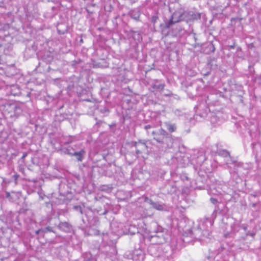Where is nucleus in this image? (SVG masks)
I'll list each match as a JSON object with an SVG mask.
<instances>
[{"label":"nucleus","instance_id":"obj_3","mask_svg":"<svg viewBox=\"0 0 261 261\" xmlns=\"http://www.w3.org/2000/svg\"><path fill=\"white\" fill-rule=\"evenodd\" d=\"M184 10L179 9L172 13L169 19L166 21V27L170 28L174 24L184 21Z\"/></svg>","mask_w":261,"mask_h":261},{"label":"nucleus","instance_id":"obj_42","mask_svg":"<svg viewBox=\"0 0 261 261\" xmlns=\"http://www.w3.org/2000/svg\"><path fill=\"white\" fill-rule=\"evenodd\" d=\"M132 146L135 147L136 148L139 147V144L138 142H133L132 143Z\"/></svg>","mask_w":261,"mask_h":261},{"label":"nucleus","instance_id":"obj_28","mask_svg":"<svg viewBox=\"0 0 261 261\" xmlns=\"http://www.w3.org/2000/svg\"><path fill=\"white\" fill-rule=\"evenodd\" d=\"M13 106V105L9 103L6 100H2L1 101H0V108L3 109V110H4L7 107H11Z\"/></svg>","mask_w":261,"mask_h":261},{"label":"nucleus","instance_id":"obj_1","mask_svg":"<svg viewBox=\"0 0 261 261\" xmlns=\"http://www.w3.org/2000/svg\"><path fill=\"white\" fill-rule=\"evenodd\" d=\"M213 223V221L208 217H205L203 219V221H201L197 229L194 230H189V233L190 237L188 235H184V237L182 239L183 242L186 244L194 243L199 242L202 243L200 240H201V236L207 238L210 234L209 227H211Z\"/></svg>","mask_w":261,"mask_h":261},{"label":"nucleus","instance_id":"obj_6","mask_svg":"<svg viewBox=\"0 0 261 261\" xmlns=\"http://www.w3.org/2000/svg\"><path fill=\"white\" fill-rule=\"evenodd\" d=\"M76 140L75 136H61L59 140V145L57 146L56 141L55 140H53V145L57 149L58 151L61 150L59 149V147L61 146L62 148H64L63 145H68L73 143Z\"/></svg>","mask_w":261,"mask_h":261},{"label":"nucleus","instance_id":"obj_52","mask_svg":"<svg viewBox=\"0 0 261 261\" xmlns=\"http://www.w3.org/2000/svg\"><path fill=\"white\" fill-rule=\"evenodd\" d=\"M82 221H83V223H85V221H84V219H82Z\"/></svg>","mask_w":261,"mask_h":261},{"label":"nucleus","instance_id":"obj_35","mask_svg":"<svg viewBox=\"0 0 261 261\" xmlns=\"http://www.w3.org/2000/svg\"><path fill=\"white\" fill-rule=\"evenodd\" d=\"M18 164H19V170L21 172L23 171L24 168H23V165L24 164H22V161H20V159L18 161Z\"/></svg>","mask_w":261,"mask_h":261},{"label":"nucleus","instance_id":"obj_51","mask_svg":"<svg viewBox=\"0 0 261 261\" xmlns=\"http://www.w3.org/2000/svg\"><path fill=\"white\" fill-rule=\"evenodd\" d=\"M163 244V242H161V243H158V245H161V244Z\"/></svg>","mask_w":261,"mask_h":261},{"label":"nucleus","instance_id":"obj_18","mask_svg":"<svg viewBox=\"0 0 261 261\" xmlns=\"http://www.w3.org/2000/svg\"><path fill=\"white\" fill-rule=\"evenodd\" d=\"M54 57L50 52L46 51L45 52L42 57V59L43 61L47 63H50L53 60Z\"/></svg>","mask_w":261,"mask_h":261},{"label":"nucleus","instance_id":"obj_12","mask_svg":"<svg viewBox=\"0 0 261 261\" xmlns=\"http://www.w3.org/2000/svg\"><path fill=\"white\" fill-rule=\"evenodd\" d=\"M231 163H227L226 165L228 168L230 169L229 172L231 174L232 172L238 173V168L242 166L240 163L231 160Z\"/></svg>","mask_w":261,"mask_h":261},{"label":"nucleus","instance_id":"obj_23","mask_svg":"<svg viewBox=\"0 0 261 261\" xmlns=\"http://www.w3.org/2000/svg\"><path fill=\"white\" fill-rule=\"evenodd\" d=\"M217 153L219 155L222 156L224 158H226L227 156H229V158H230L229 152L228 151H227L226 150H224V149L217 150Z\"/></svg>","mask_w":261,"mask_h":261},{"label":"nucleus","instance_id":"obj_21","mask_svg":"<svg viewBox=\"0 0 261 261\" xmlns=\"http://www.w3.org/2000/svg\"><path fill=\"white\" fill-rule=\"evenodd\" d=\"M208 66L211 69H216L217 68L216 59L215 58H211L208 60Z\"/></svg>","mask_w":261,"mask_h":261},{"label":"nucleus","instance_id":"obj_24","mask_svg":"<svg viewBox=\"0 0 261 261\" xmlns=\"http://www.w3.org/2000/svg\"><path fill=\"white\" fill-rule=\"evenodd\" d=\"M130 16L132 18L138 20L140 17V14L138 10H133L130 12Z\"/></svg>","mask_w":261,"mask_h":261},{"label":"nucleus","instance_id":"obj_33","mask_svg":"<svg viewBox=\"0 0 261 261\" xmlns=\"http://www.w3.org/2000/svg\"><path fill=\"white\" fill-rule=\"evenodd\" d=\"M165 229L163 228L162 226L159 225H156V228L154 230V231L156 233H163L164 232Z\"/></svg>","mask_w":261,"mask_h":261},{"label":"nucleus","instance_id":"obj_14","mask_svg":"<svg viewBox=\"0 0 261 261\" xmlns=\"http://www.w3.org/2000/svg\"><path fill=\"white\" fill-rule=\"evenodd\" d=\"M165 86V85L164 83H161L158 80H155L151 85V87L154 91L159 92L162 91L164 90Z\"/></svg>","mask_w":261,"mask_h":261},{"label":"nucleus","instance_id":"obj_38","mask_svg":"<svg viewBox=\"0 0 261 261\" xmlns=\"http://www.w3.org/2000/svg\"><path fill=\"white\" fill-rule=\"evenodd\" d=\"M27 155L28 153L27 152H24L20 158V161H22V164H24V158L27 156Z\"/></svg>","mask_w":261,"mask_h":261},{"label":"nucleus","instance_id":"obj_9","mask_svg":"<svg viewBox=\"0 0 261 261\" xmlns=\"http://www.w3.org/2000/svg\"><path fill=\"white\" fill-rule=\"evenodd\" d=\"M201 14L199 13H194L192 11L187 12L184 10V21L188 22L189 21L199 19L201 17Z\"/></svg>","mask_w":261,"mask_h":261},{"label":"nucleus","instance_id":"obj_32","mask_svg":"<svg viewBox=\"0 0 261 261\" xmlns=\"http://www.w3.org/2000/svg\"><path fill=\"white\" fill-rule=\"evenodd\" d=\"M241 19H239L238 18H232L231 19V24L235 25L236 22H238L239 24H241Z\"/></svg>","mask_w":261,"mask_h":261},{"label":"nucleus","instance_id":"obj_8","mask_svg":"<svg viewBox=\"0 0 261 261\" xmlns=\"http://www.w3.org/2000/svg\"><path fill=\"white\" fill-rule=\"evenodd\" d=\"M209 117L210 121L214 126L219 125L224 121L223 114L220 112L210 113Z\"/></svg>","mask_w":261,"mask_h":261},{"label":"nucleus","instance_id":"obj_29","mask_svg":"<svg viewBox=\"0 0 261 261\" xmlns=\"http://www.w3.org/2000/svg\"><path fill=\"white\" fill-rule=\"evenodd\" d=\"M138 142L139 145L142 146L143 147L141 148L142 150H145L147 149L148 147L144 140H139Z\"/></svg>","mask_w":261,"mask_h":261},{"label":"nucleus","instance_id":"obj_31","mask_svg":"<svg viewBox=\"0 0 261 261\" xmlns=\"http://www.w3.org/2000/svg\"><path fill=\"white\" fill-rule=\"evenodd\" d=\"M74 210L79 212L81 214H83V208L84 206L81 205H74L73 207Z\"/></svg>","mask_w":261,"mask_h":261},{"label":"nucleus","instance_id":"obj_53","mask_svg":"<svg viewBox=\"0 0 261 261\" xmlns=\"http://www.w3.org/2000/svg\"><path fill=\"white\" fill-rule=\"evenodd\" d=\"M15 108L16 109H19V108H17V107H15Z\"/></svg>","mask_w":261,"mask_h":261},{"label":"nucleus","instance_id":"obj_39","mask_svg":"<svg viewBox=\"0 0 261 261\" xmlns=\"http://www.w3.org/2000/svg\"><path fill=\"white\" fill-rule=\"evenodd\" d=\"M100 112L102 113H108L109 112V110L106 107H104L103 109H100Z\"/></svg>","mask_w":261,"mask_h":261},{"label":"nucleus","instance_id":"obj_37","mask_svg":"<svg viewBox=\"0 0 261 261\" xmlns=\"http://www.w3.org/2000/svg\"><path fill=\"white\" fill-rule=\"evenodd\" d=\"M210 201L215 205L218 203L217 199L213 197L210 198Z\"/></svg>","mask_w":261,"mask_h":261},{"label":"nucleus","instance_id":"obj_40","mask_svg":"<svg viewBox=\"0 0 261 261\" xmlns=\"http://www.w3.org/2000/svg\"><path fill=\"white\" fill-rule=\"evenodd\" d=\"M19 177V175L17 174H15L14 175H13L12 177H13L15 183H17V181L18 178Z\"/></svg>","mask_w":261,"mask_h":261},{"label":"nucleus","instance_id":"obj_36","mask_svg":"<svg viewBox=\"0 0 261 261\" xmlns=\"http://www.w3.org/2000/svg\"><path fill=\"white\" fill-rule=\"evenodd\" d=\"M174 112V114L177 116H181L182 115V114H184V113L178 109L175 110Z\"/></svg>","mask_w":261,"mask_h":261},{"label":"nucleus","instance_id":"obj_30","mask_svg":"<svg viewBox=\"0 0 261 261\" xmlns=\"http://www.w3.org/2000/svg\"><path fill=\"white\" fill-rule=\"evenodd\" d=\"M82 144L81 143H76L73 147H68V148H70L71 149V151H76V150L77 149H81L82 148Z\"/></svg>","mask_w":261,"mask_h":261},{"label":"nucleus","instance_id":"obj_34","mask_svg":"<svg viewBox=\"0 0 261 261\" xmlns=\"http://www.w3.org/2000/svg\"><path fill=\"white\" fill-rule=\"evenodd\" d=\"M143 198L144 199V201L149 203L151 206L152 205L154 201H153L151 199L148 198L147 197H143Z\"/></svg>","mask_w":261,"mask_h":261},{"label":"nucleus","instance_id":"obj_19","mask_svg":"<svg viewBox=\"0 0 261 261\" xmlns=\"http://www.w3.org/2000/svg\"><path fill=\"white\" fill-rule=\"evenodd\" d=\"M241 228H242L245 232V234L246 237L247 236H250L252 237V239H254V237L256 234V231L255 230H252V231H248L247 230V226L245 224H242L241 226Z\"/></svg>","mask_w":261,"mask_h":261},{"label":"nucleus","instance_id":"obj_49","mask_svg":"<svg viewBox=\"0 0 261 261\" xmlns=\"http://www.w3.org/2000/svg\"><path fill=\"white\" fill-rule=\"evenodd\" d=\"M142 147H142V146H141L140 145H139V147H138V148H139V149H141V148H142Z\"/></svg>","mask_w":261,"mask_h":261},{"label":"nucleus","instance_id":"obj_50","mask_svg":"<svg viewBox=\"0 0 261 261\" xmlns=\"http://www.w3.org/2000/svg\"><path fill=\"white\" fill-rule=\"evenodd\" d=\"M32 224L36 225V223L35 222H32Z\"/></svg>","mask_w":261,"mask_h":261},{"label":"nucleus","instance_id":"obj_22","mask_svg":"<svg viewBox=\"0 0 261 261\" xmlns=\"http://www.w3.org/2000/svg\"><path fill=\"white\" fill-rule=\"evenodd\" d=\"M160 27L161 28V31L163 35H165V36L169 35H171V30L169 31L168 30L170 28H167L166 27V22H165L164 24H161Z\"/></svg>","mask_w":261,"mask_h":261},{"label":"nucleus","instance_id":"obj_44","mask_svg":"<svg viewBox=\"0 0 261 261\" xmlns=\"http://www.w3.org/2000/svg\"><path fill=\"white\" fill-rule=\"evenodd\" d=\"M152 128V126L151 125H146L144 126V129L147 130L148 129Z\"/></svg>","mask_w":261,"mask_h":261},{"label":"nucleus","instance_id":"obj_11","mask_svg":"<svg viewBox=\"0 0 261 261\" xmlns=\"http://www.w3.org/2000/svg\"><path fill=\"white\" fill-rule=\"evenodd\" d=\"M186 33V31L180 25H177L171 30V35L173 37H181Z\"/></svg>","mask_w":261,"mask_h":261},{"label":"nucleus","instance_id":"obj_20","mask_svg":"<svg viewBox=\"0 0 261 261\" xmlns=\"http://www.w3.org/2000/svg\"><path fill=\"white\" fill-rule=\"evenodd\" d=\"M165 125L168 130L170 133L174 132L176 130V125L175 124L165 122Z\"/></svg>","mask_w":261,"mask_h":261},{"label":"nucleus","instance_id":"obj_45","mask_svg":"<svg viewBox=\"0 0 261 261\" xmlns=\"http://www.w3.org/2000/svg\"><path fill=\"white\" fill-rule=\"evenodd\" d=\"M100 198H101V197H96L95 198V199L96 200H99Z\"/></svg>","mask_w":261,"mask_h":261},{"label":"nucleus","instance_id":"obj_7","mask_svg":"<svg viewBox=\"0 0 261 261\" xmlns=\"http://www.w3.org/2000/svg\"><path fill=\"white\" fill-rule=\"evenodd\" d=\"M196 113V119L197 116H199L201 118H205L210 112L209 108L207 106L205 102H202L194 108Z\"/></svg>","mask_w":261,"mask_h":261},{"label":"nucleus","instance_id":"obj_26","mask_svg":"<svg viewBox=\"0 0 261 261\" xmlns=\"http://www.w3.org/2000/svg\"><path fill=\"white\" fill-rule=\"evenodd\" d=\"M152 207L159 211H162L164 208V205L159 202H154Z\"/></svg>","mask_w":261,"mask_h":261},{"label":"nucleus","instance_id":"obj_16","mask_svg":"<svg viewBox=\"0 0 261 261\" xmlns=\"http://www.w3.org/2000/svg\"><path fill=\"white\" fill-rule=\"evenodd\" d=\"M161 130H164L162 128L159 129L158 131H152L151 135L153 136V139L155 140L158 143H160L161 139L162 138V134H161Z\"/></svg>","mask_w":261,"mask_h":261},{"label":"nucleus","instance_id":"obj_48","mask_svg":"<svg viewBox=\"0 0 261 261\" xmlns=\"http://www.w3.org/2000/svg\"><path fill=\"white\" fill-rule=\"evenodd\" d=\"M6 196L7 197H9L10 196V193L9 192H7Z\"/></svg>","mask_w":261,"mask_h":261},{"label":"nucleus","instance_id":"obj_15","mask_svg":"<svg viewBox=\"0 0 261 261\" xmlns=\"http://www.w3.org/2000/svg\"><path fill=\"white\" fill-rule=\"evenodd\" d=\"M55 228H54L51 226L46 225V226L44 227V228H41V229H39L38 230H35L34 231V232L36 234H38L41 232L47 233V232H53L55 233Z\"/></svg>","mask_w":261,"mask_h":261},{"label":"nucleus","instance_id":"obj_47","mask_svg":"<svg viewBox=\"0 0 261 261\" xmlns=\"http://www.w3.org/2000/svg\"><path fill=\"white\" fill-rule=\"evenodd\" d=\"M216 210H215L213 212V215H215V217L216 216Z\"/></svg>","mask_w":261,"mask_h":261},{"label":"nucleus","instance_id":"obj_27","mask_svg":"<svg viewBox=\"0 0 261 261\" xmlns=\"http://www.w3.org/2000/svg\"><path fill=\"white\" fill-rule=\"evenodd\" d=\"M159 14L158 13H155L150 18V21L153 24V27L154 28V24L157 22L159 20Z\"/></svg>","mask_w":261,"mask_h":261},{"label":"nucleus","instance_id":"obj_5","mask_svg":"<svg viewBox=\"0 0 261 261\" xmlns=\"http://www.w3.org/2000/svg\"><path fill=\"white\" fill-rule=\"evenodd\" d=\"M59 149L64 154L75 156L76 160L80 162L83 161L86 154V151L84 148H81L79 151H73V150L71 151V149L69 148H62L60 146Z\"/></svg>","mask_w":261,"mask_h":261},{"label":"nucleus","instance_id":"obj_10","mask_svg":"<svg viewBox=\"0 0 261 261\" xmlns=\"http://www.w3.org/2000/svg\"><path fill=\"white\" fill-rule=\"evenodd\" d=\"M58 228L65 232H71L73 230L72 225L68 222L59 221Z\"/></svg>","mask_w":261,"mask_h":261},{"label":"nucleus","instance_id":"obj_2","mask_svg":"<svg viewBox=\"0 0 261 261\" xmlns=\"http://www.w3.org/2000/svg\"><path fill=\"white\" fill-rule=\"evenodd\" d=\"M88 225L86 226H81L80 227L88 235H97L99 230L96 228L99 225L100 222L97 217H93L91 220L88 219Z\"/></svg>","mask_w":261,"mask_h":261},{"label":"nucleus","instance_id":"obj_43","mask_svg":"<svg viewBox=\"0 0 261 261\" xmlns=\"http://www.w3.org/2000/svg\"><path fill=\"white\" fill-rule=\"evenodd\" d=\"M200 158H201V159H202L200 161V162H201V163L203 162L205 159V156L203 155H201L200 156L198 157V159H200Z\"/></svg>","mask_w":261,"mask_h":261},{"label":"nucleus","instance_id":"obj_41","mask_svg":"<svg viewBox=\"0 0 261 261\" xmlns=\"http://www.w3.org/2000/svg\"><path fill=\"white\" fill-rule=\"evenodd\" d=\"M143 151V150H142V149L141 150V149H139L138 148H136V153L137 155L142 153Z\"/></svg>","mask_w":261,"mask_h":261},{"label":"nucleus","instance_id":"obj_4","mask_svg":"<svg viewBox=\"0 0 261 261\" xmlns=\"http://www.w3.org/2000/svg\"><path fill=\"white\" fill-rule=\"evenodd\" d=\"M162 137L161 139L160 144L162 145V147L166 148H171L173 147V144L175 140L173 136L168 133L165 130H161Z\"/></svg>","mask_w":261,"mask_h":261},{"label":"nucleus","instance_id":"obj_46","mask_svg":"<svg viewBox=\"0 0 261 261\" xmlns=\"http://www.w3.org/2000/svg\"><path fill=\"white\" fill-rule=\"evenodd\" d=\"M107 213H108V211L107 210H105L102 214V215H106V214H107Z\"/></svg>","mask_w":261,"mask_h":261},{"label":"nucleus","instance_id":"obj_17","mask_svg":"<svg viewBox=\"0 0 261 261\" xmlns=\"http://www.w3.org/2000/svg\"><path fill=\"white\" fill-rule=\"evenodd\" d=\"M215 50V47L212 42H208L205 45L204 51L205 54H210L211 53H214Z\"/></svg>","mask_w":261,"mask_h":261},{"label":"nucleus","instance_id":"obj_25","mask_svg":"<svg viewBox=\"0 0 261 261\" xmlns=\"http://www.w3.org/2000/svg\"><path fill=\"white\" fill-rule=\"evenodd\" d=\"M113 187L110 185H102L99 187V190L101 191H104L107 193H110L112 191Z\"/></svg>","mask_w":261,"mask_h":261},{"label":"nucleus","instance_id":"obj_13","mask_svg":"<svg viewBox=\"0 0 261 261\" xmlns=\"http://www.w3.org/2000/svg\"><path fill=\"white\" fill-rule=\"evenodd\" d=\"M59 221V215L58 214L57 217L48 218L46 225L51 226L54 228H58Z\"/></svg>","mask_w":261,"mask_h":261}]
</instances>
